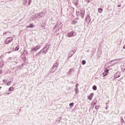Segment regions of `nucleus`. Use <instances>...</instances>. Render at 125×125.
Instances as JSON below:
<instances>
[{"mask_svg":"<svg viewBox=\"0 0 125 125\" xmlns=\"http://www.w3.org/2000/svg\"><path fill=\"white\" fill-rule=\"evenodd\" d=\"M39 16H40V17H42V16H43V15H42V13H39L38 14H36L34 16H32L31 17V18H32V20H35V19H36V18H38V17H39Z\"/></svg>","mask_w":125,"mask_h":125,"instance_id":"nucleus-1","label":"nucleus"},{"mask_svg":"<svg viewBox=\"0 0 125 125\" xmlns=\"http://www.w3.org/2000/svg\"><path fill=\"white\" fill-rule=\"evenodd\" d=\"M110 62V63H112V64L113 65V66H115V65H117V64L120 63V59L112 60Z\"/></svg>","mask_w":125,"mask_h":125,"instance_id":"nucleus-2","label":"nucleus"},{"mask_svg":"<svg viewBox=\"0 0 125 125\" xmlns=\"http://www.w3.org/2000/svg\"><path fill=\"white\" fill-rule=\"evenodd\" d=\"M76 35H77V33L74 31H72L67 33V34L66 35V37H68V38H71V37H74Z\"/></svg>","mask_w":125,"mask_h":125,"instance_id":"nucleus-3","label":"nucleus"},{"mask_svg":"<svg viewBox=\"0 0 125 125\" xmlns=\"http://www.w3.org/2000/svg\"><path fill=\"white\" fill-rule=\"evenodd\" d=\"M13 41V38L11 37H8L5 40V44H8V43H10L11 42Z\"/></svg>","mask_w":125,"mask_h":125,"instance_id":"nucleus-4","label":"nucleus"},{"mask_svg":"<svg viewBox=\"0 0 125 125\" xmlns=\"http://www.w3.org/2000/svg\"><path fill=\"white\" fill-rule=\"evenodd\" d=\"M48 50V49L46 48V47H44L43 48V49L42 50H41L40 51V52H38L37 54V55H39V54H40L41 53V52H42V53H46V52H47V51Z\"/></svg>","mask_w":125,"mask_h":125,"instance_id":"nucleus-5","label":"nucleus"},{"mask_svg":"<svg viewBox=\"0 0 125 125\" xmlns=\"http://www.w3.org/2000/svg\"><path fill=\"white\" fill-rule=\"evenodd\" d=\"M109 74V69H105L104 72L102 73L103 77H106Z\"/></svg>","mask_w":125,"mask_h":125,"instance_id":"nucleus-6","label":"nucleus"},{"mask_svg":"<svg viewBox=\"0 0 125 125\" xmlns=\"http://www.w3.org/2000/svg\"><path fill=\"white\" fill-rule=\"evenodd\" d=\"M93 95H94V94L93 93H92L87 96V98L89 100H90V101H91V100H92Z\"/></svg>","mask_w":125,"mask_h":125,"instance_id":"nucleus-7","label":"nucleus"},{"mask_svg":"<svg viewBox=\"0 0 125 125\" xmlns=\"http://www.w3.org/2000/svg\"><path fill=\"white\" fill-rule=\"evenodd\" d=\"M40 47L39 46H36L35 47L31 48L30 52H32V51H36V50H38V49H39Z\"/></svg>","mask_w":125,"mask_h":125,"instance_id":"nucleus-8","label":"nucleus"},{"mask_svg":"<svg viewBox=\"0 0 125 125\" xmlns=\"http://www.w3.org/2000/svg\"><path fill=\"white\" fill-rule=\"evenodd\" d=\"M84 9L83 8L81 9V12H80V15H81L82 17L83 18L84 16Z\"/></svg>","mask_w":125,"mask_h":125,"instance_id":"nucleus-9","label":"nucleus"},{"mask_svg":"<svg viewBox=\"0 0 125 125\" xmlns=\"http://www.w3.org/2000/svg\"><path fill=\"white\" fill-rule=\"evenodd\" d=\"M119 77H121V73L120 72L116 73L114 75V77L116 79H117V78H119Z\"/></svg>","mask_w":125,"mask_h":125,"instance_id":"nucleus-10","label":"nucleus"},{"mask_svg":"<svg viewBox=\"0 0 125 125\" xmlns=\"http://www.w3.org/2000/svg\"><path fill=\"white\" fill-rule=\"evenodd\" d=\"M72 72H74V69H70L68 72H67V74H68V75H70V74L72 73Z\"/></svg>","mask_w":125,"mask_h":125,"instance_id":"nucleus-11","label":"nucleus"},{"mask_svg":"<svg viewBox=\"0 0 125 125\" xmlns=\"http://www.w3.org/2000/svg\"><path fill=\"white\" fill-rule=\"evenodd\" d=\"M72 52H73L72 54H71V53H70L68 55L69 57H72V56H73V55H74V54L75 53V52L74 51H72Z\"/></svg>","mask_w":125,"mask_h":125,"instance_id":"nucleus-12","label":"nucleus"},{"mask_svg":"<svg viewBox=\"0 0 125 125\" xmlns=\"http://www.w3.org/2000/svg\"><path fill=\"white\" fill-rule=\"evenodd\" d=\"M26 28H34V25L33 24H30L29 26H27Z\"/></svg>","mask_w":125,"mask_h":125,"instance_id":"nucleus-13","label":"nucleus"},{"mask_svg":"<svg viewBox=\"0 0 125 125\" xmlns=\"http://www.w3.org/2000/svg\"><path fill=\"white\" fill-rule=\"evenodd\" d=\"M75 91L76 94H78L79 93V90L78 89V87L75 88Z\"/></svg>","mask_w":125,"mask_h":125,"instance_id":"nucleus-14","label":"nucleus"},{"mask_svg":"<svg viewBox=\"0 0 125 125\" xmlns=\"http://www.w3.org/2000/svg\"><path fill=\"white\" fill-rule=\"evenodd\" d=\"M98 12H99V13H102L103 10H102V9L101 8H98Z\"/></svg>","mask_w":125,"mask_h":125,"instance_id":"nucleus-15","label":"nucleus"},{"mask_svg":"<svg viewBox=\"0 0 125 125\" xmlns=\"http://www.w3.org/2000/svg\"><path fill=\"white\" fill-rule=\"evenodd\" d=\"M77 23H78V21H73L72 22V24L73 25H76V24H77Z\"/></svg>","mask_w":125,"mask_h":125,"instance_id":"nucleus-16","label":"nucleus"},{"mask_svg":"<svg viewBox=\"0 0 125 125\" xmlns=\"http://www.w3.org/2000/svg\"><path fill=\"white\" fill-rule=\"evenodd\" d=\"M27 2H28V0H23V4H24V5H26Z\"/></svg>","mask_w":125,"mask_h":125,"instance_id":"nucleus-17","label":"nucleus"},{"mask_svg":"<svg viewBox=\"0 0 125 125\" xmlns=\"http://www.w3.org/2000/svg\"><path fill=\"white\" fill-rule=\"evenodd\" d=\"M7 85H11V81H8L7 83Z\"/></svg>","mask_w":125,"mask_h":125,"instance_id":"nucleus-18","label":"nucleus"},{"mask_svg":"<svg viewBox=\"0 0 125 125\" xmlns=\"http://www.w3.org/2000/svg\"><path fill=\"white\" fill-rule=\"evenodd\" d=\"M18 50H19V46H17L15 49V51H17Z\"/></svg>","mask_w":125,"mask_h":125,"instance_id":"nucleus-19","label":"nucleus"},{"mask_svg":"<svg viewBox=\"0 0 125 125\" xmlns=\"http://www.w3.org/2000/svg\"><path fill=\"white\" fill-rule=\"evenodd\" d=\"M73 106H74V103H72L69 104V107H71V108H72V107H73Z\"/></svg>","mask_w":125,"mask_h":125,"instance_id":"nucleus-20","label":"nucleus"},{"mask_svg":"<svg viewBox=\"0 0 125 125\" xmlns=\"http://www.w3.org/2000/svg\"><path fill=\"white\" fill-rule=\"evenodd\" d=\"M87 19H90V16H87L85 18V21H87Z\"/></svg>","mask_w":125,"mask_h":125,"instance_id":"nucleus-21","label":"nucleus"},{"mask_svg":"<svg viewBox=\"0 0 125 125\" xmlns=\"http://www.w3.org/2000/svg\"><path fill=\"white\" fill-rule=\"evenodd\" d=\"M93 89L94 90H97V87H96V86H93Z\"/></svg>","mask_w":125,"mask_h":125,"instance_id":"nucleus-22","label":"nucleus"},{"mask_svg":"<svg viewBox=\"0 0 125 125\" xmlns=\"http://www.w3.org/2000/svg\"><path fill=\"white\" fill-rule=\"evenodd\" d=\"M82 65H85V63H86V62H85V61H84V60H83V61H82Z\"/></svg>","mask_w":125,"mask_h":125,"instance_id":"nucleus-23","label":"nucleus"},{"mask_svg":"<svg viewBox=\"0 0 125 125\" xmlns=\"http://www.w3.org/2000/svg\"><path fill=\"white\" fill-rule=\"evenodd\" d=\"M14 88L11 87H10V88H9V91H13V90H14Z\"/></svg>","mask_w":125,"mask_h":125,"instance_id":"nucleus-24","label":"nucleus"},{"mask_svg":"<svg viewBox=\"0 0 125 125\" xmlns=\"http://www.w3.org/2000/svg\"><path fill=\"white\" fill-rule=\"evenodd\" d=\"M80 14H81L80 13V12H78V11L76 12V15H77V16H80Z\"/></svg>","mask_w":125,"mask_h":125,"instance_id":"nucleus-25","label":"nucleus"},{"mask_svg":"<svg viewBox=\"0 0 125 125\" xmlns=\"http://www.w3.org/2000/svg\"><path fill=\"white\" fill-rule=\"evenodd\" d=\"M59 64L58 63H56V64H54V67H58Z\"/></svg>","mask_w":125,"mask_h":125,"instance_id":"nucleus-26","label":"nucleus"},{"mask_svg":"<svg viewBox=\"0 0 125 125\" xmlns=\"http://www.w3.org/2000/svg\"><path fill=\"white\" fill-rule=\"evenodd\" d=\"M31 2H32V0H29V5H30V4H31Z\"/></svg>","mask_w":125,"mask_h":125,"instance_id":"nucleus-27","label":"nucleus"},{"mask_svg":"<svg viewBox=\"0 0 125 125\" xmlns=\"http://www.w3.org/2000/svg\"><path fill=\"white\" fill-rule=\"evenodd\" d=\"M2 74V70L1 69H0V75Z\"/></svg>","mask_w":125,"mask_h":125,"instance_id":"nucleus-28","label":"nucleus"},{"mask_svg":"<svg viewBox=\"0 0 125 125\" xmlns=\"http://www.w3.org/2000/svg\"><path fill=\"white\" fill-rule=\"evenodd\" d=\"M95 108L96 109H99V106H96Z\"/></svg>","mask_w":125,"mask_h":125,"instance_id":"nucleus-29","label":"nucleus"},{"mask_svg":"<svg viewBox=\"0 0 125 125\" xmlns=\"http://www.w3.org/2000/svg\"><path fill=\"white\" fill-rule=\"evenodd\" d=\"M78 86H79V84H76V88H77V87H78Z\"/></svg>","mask_w":125,"mask_h":125,"instance_id":"nucleus-30","label":"nucleus"},{"mask_svg":"<svg viewBox=\"0 0 125 125\" xmlns=\"http://www.w3.org/2000/svg\"><path fill=\"white\" fill-rule=\"evenodd\" d=\"M4 83H6V81L5 80H3Z\"/></svg>","mask_w":125,"mask_h":125,"instance_id":"nucleus-31","label":"nucleus"},{"mask_svg":"<svg viewBox=\"0 0 125 125\" xmlns=\"http://www.w3.org/2000/svg\"><path fill=\"white\" fill-rule=\"evenodd\" d=\"M123 48H124V49H125V44L124 46L123 47Z\"/></svg>","mask_w":125,"mask_h":125,"instance_id":"nucleus-32","label":"nucleus"},{"mask_svg":"<svg viewBox=\"0 0 125 125\" xmlns=\"http://www.w3.org/2000/svg\"><path fill=\"white\" fill-rule=\"evenodd\" d=\"M120 6H121L120 5H118V7H120Z\"/></svg>","mask_w":125,"mask_h":125,"instance_id":"nucleus-33","label":"nucleus"},{"mask_svg":"<svg viewBox=\"0 0 125 125\" xmlns=\"http://www.w3.org/2000/svg\"><path fill=\"white\" fill-rule=\"evenodd\" d=\"M90 21H91V19H90V20H89V22H90Z\"/></svg>","mask_w":125,"mask_h":125,"instance_id":"nucleus-34","label":"nucleus"},{"mask_svg":"<svg viewBox=\"0 0 125 125\" xmlns=\"http://www.w3.org/2000/svg\"><path fill=\"white\" fill-rule=\"evenodd\" d=\"M24 52L27 53V52L26 51H24Z\"/></svg>","mask_w":125,"mask_h":125,"instance_id":"nucleus-35","label":"nucleus"},{"mask_svg":"<svg viewBox=\"0 0 125 125\" xmlns=\"http://www.w3.org/2000/svg\"><path fill=\"white\" fill-rule=\"evenodd\" d=\"M7 94H9V93H7Z\"/></svg>","mask_w":125,"mask_h":125,"instance_id":"nucleus-36","label":"nucleus"},{"mask_svg":"<svg viewBox=\"0 0 125 125\" xmlns=\"http://www.w3.org/2000/svg\"><path fill=\"white\" fill-rule=\"evenodd\" d=\"M0 68H2V67L0 66Z\"/></svg>","mask_w":125,"mask_h":125,"instance_id":"nucleus-37","label":"nucleus"},{"mask_svg":"<svg viewBox=\"0 0 125 125\" xmlns=\"http://www.w3.org/2000/svg\"><path fill=\"white\" fill-rule=\"evenodd\" d=\"M1 88V87H0V89Z\"/></svg>","mask_w":125,"mask_h":125,"instance_id":"nucleus-38","label":"nucleus"},{"mask_svg":"<svg viewBox=\"0 0 125 125\" xmlns=\"http://www.w3.org/2000/svg\"><path fill=\"white\" fill-rule=\"evenodd\" d=\"M125 70V69H124Z\"/></svg>","mask_w":125,"mask_h":125,"instance_id":"nucleus-39","label":"nucleus"}]
</instances>
